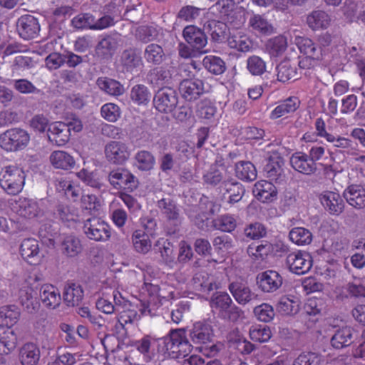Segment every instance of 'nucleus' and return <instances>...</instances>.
<instances>
[{
	"label": "nucleus",
	"mask_w": 365,
	"mask_h": 365,
	"mask_svg": "<svg viewBox=\"0 0 365 365\" xmlns=\"http://www.w3.org/2000/svg\"><path fill=\"white\" fill-rule=\"evenodd\" d=\"M296 44L302 53L309 56L312 58H321L322 56V47L307 37H297Z\"/></svg>",
	"instance_id": "nucleus-34"
},
{
	"label": "nucleus",
	"mask_w": 365,
	"mask_h": 365,
	"mask_svg": "<svg viewBox=\"0 0 365 365\" xmlns=\"http://www.w3.org/2000/svg\"><path fill=\"white\" fill-rule=\"evenodd\" d=\"M98 88L106 93L118 96L123 93V86L118 81L108 77H99L96 81Z\"/></svg>",
	"instance_id": "nucleus-39"
},
{
	"label": "nucleus",
	"mask_w": 365,
	"mask_h": 365,
	"mask_svg": "<svg viewBox=\"0 0 365 365\" xmlns=\"http://www.w3.org/2000/svg\"><path fill=\"white\" fill-rule=\"evenodd\" d=\"M286 265L291 272L298 275L304 274L312 268V257L306 252H292L286 257Z\"/></svg>",
	"instance_id": "nucleus-11"
},
{
	"label": "nucleus",
	"mask_w": 365,
	"mask_h": 365,
	"mask_svg": "<svg viewBox=\"0 0 365 365\" xmlns=\"http://www.w3.org/2000/svg\"><path fill=\"white\" fill-rule=\"evenodd\" d=\"M119 62L121 70L125 73L133 74L143 67L141 53L134 47L125 49L120 56Z\"/></svg>",
	"instance_id": "nucleus-16"
},
{
	"label": "nucleus",
	"mask_w": 365,
	"mask_h": 365,
	"mask_svg": "<svg viewBox=\"0 0 365 365\" xmlns=\"http://www.w3.org/2000/svg\"><path fill=\"white\" fill-rule=\"evenodd\" d=\"M289 237L290 240L297 245H309L312 241V234L310 230L302 227L292 228Z\"/></svg>",
	"instance_id": "nucleus-57"
},
{
	"label": "nucleus",
	"mask_w": 365,
	"mask_h": 365,
	"mask_svg": "<svg viewBox=\"0 0 365 365\" xmlns=\"http://www.w3.org/2000/svg\"><path fill=\"white\" fill-rule=\"evenodd\" d=\"M272 250V245L267 241H262L260 244L253 242L250 244L247 249V252L248 255L254 259L263 260Z\"/></svg>",
	"instance_id": "nucleus-54"
},
{
	"label": "nucleus",
	"mask_w": 365,
	"mask_h": 365,
	"mask_svg": "<svg viewBox=\"0 0 365 365\" xmlns=\"http://www.w3.org/2000/svg\"><path fill=\"white\" fill-rule=\"evenodd\" d=\"M16 213L28 219H40L44 216L47 207L43 199L38 200L21 197L16 202Z\"/></svg>",
	"instance_id": "nucleus-6"
},
{
	"label": "nucleus",
	"mask_w": 365,
	"mask_h": 365,
	"mask_svg": "<svg viewBox=\"0 0 365 365\" xmlns=\"http://www.w3.org/2000/svg\"><path fill=\"white\" fill-rule=\"evenodd\" d=\"M232 300L230 296L225 292H216L212 294L210 305L214 313L219 314Z\"/></svg>",
	"instance_id": "nucleus-61"
},
{
	"label": "nucleus",
	"mask_w": 365,
	"mask_h": 365,
	"mask_svg": "<svg viewBox=\"0 0 365 365\" xmlns=\"http://www.w3.org/2000/svg\"><path fill=\"white\" fill-rule=\"evenodd\" d=\"M322 356L315 352H303L293 361L292 365H320Z\"/></svg>",
	"instance_id": "nucleus-64"
},
{
	"label": "nucleus",
	"mask_w": 365,
	"mask_h": 365,
	"mask_svg": "<svg viewBox=\"0 0 365 365\" xmlns=\"http://www.w3.org/2000/svg\"><path fill=\"white\" fill-rule=\"evenodd\" d=\"M179 90L185 101H194L205 93L204 82L198 78L183 80Z\"/></svg>",
	"instance_id": "nucleus-20"
},
{
	"label": "nucleus",
	"mask_w": 365,
	"mask_h": 365,
	"mask_svg": "<svg viewBox=\"0 0 365 365\" xmlns=\"http://www.w3.org/2000/svg\"><path fill=\"white\" fill-rule=\"evenodd\" d=\"M135 165L141 171L151 170L155 164L154 155L149 151L139 150L135 155Z\"/></svg>",
	"instance_id": "nucleus-50"
},
{
	"label": "nucleus",
	"mask_w": 365,
	"mask_h": 365,
	"mask_svg": "<svg viewBox=\"0 0 365 365\" xmlns=\"http://www.w3.org/2000/svg\"><path fill=\"white\" fill-rule=\"evenodd\" d=\"M131 100L138 105H146L151 98L149 88L143 84L135 85L130 91Z\"/></svg>",
	"instance_id": "nucleus-56"
},
{
	"label": "nucleus",
	"mask_w": 365,
	"mask_h": 365,
	"mask_svg": "<svg viewBox=\"0 0 365 365\" xmlns=\"http://www.w3.org/2000/svg\"><path fill=\"white\" fill-rule=\"evenodd\" d=\"M157 206L166 218L165 230L168 235H174L180 230L182 217L175 202L171 198H162L157 202Z\"/></svg>",
	"instance_id": "nucleus-4"
},
{
	"label": "nucleus",
	"mask_w": 365,
	"mask_h": 365,
	"mask_svg": "<svg viewBox=\"0 0 365 365\" xmlns=\"http://www.w3.org/2000/svg\"><path fill=\"white\" fill-rule=\"evenodd\" d=\"M289 162L294 170L303 175H311L317 171L318 164L312 162L306 153H294L290 157Z\"/></svg>",
	"instance_id": "nucleus-19"
},
{
	"label": "nucleus",
	"mask_w": 365,
	"mask_h": 365,
	"mask_svg": "<svg viewBox=\"0 0 365 365\" xmlns=\"http://www.w3.org/2000/svg\"><path fill=\"white\" fill-rule=\"evenodd\" d=\"M267 227L259 222L247 225L244 229L245 236L252 240H258L267 236Z\"/></svg>",
	"instance_id": "nucleus-62"
},
{
	"label": "nucleus",
	"mask_w": 365,
	"mask_h": 365,
	"mask_svg": "<svg viewBox=\"0 0 365 365\" xmlns=\"http://www.w3.org/2000/svg\"><path fill=\"white\" fill-rule=\"evenodd\" d=\"M19 316L20 312L15 305L0 307V322L3 326L12 327L18 322Z\"/></svg>",
	"instance_id": "nucleus-53"
},
{
	"label": "nucleus",
	"mask_w": 365,
	"mask_h": 365,
	"mask_svg": "<svg viewBox=\"0 0 365 365\" xmlns=\"http://www.w3.org/2000/svg\"><path fill=\"white\" fill-rule=\"evenodd\" d=\"M228 289L240 304H247L257 298V294L253 292L247 284L241 282H232L229 284Z\"/></svg>",
	"instance_id": "nucleus-25"
},
{
	"label": "nucleus",
	"mask_w": 365,
	"mask_h": 365,
	"mask_svg": "<svg viewBox=\"0 0 365 365\" xmlns=\"http://www.w3.org/2000/svg\"><path fill=\"white\" fill-rule=\"evenodd\" d=\"M40 297L44 306L51 309L58 307L61 300L60 292L51 284H44L41 287Z\"/></svg>",
	"instance_id": "nucleus-32"
},
{
	"label": "nucleus",
	"mask_w": 365,
	"mask_h": 365,
	"mask_svg": "<svg viewBox=\"0 0 365 365\" xmlns=\"http://www.w3.org/2000/svg\"><path fill=\"white\" fill-rule=\"evenodd\" d=\"M155 248L160 254L163 261L172 266L175 259L173 245L169 240L161 238L156 242Z\"/></svg>",
	"instance_id": "nucleus-52"
},
{
	"label": "nucleus",
	"mask_w": 365,
	"mask_h": 365,
	"mask_svg": "<svg viewBox=\"0 0 365 365\" xmlns=\"http://www.w3.org/2000/svg\"><path fill=\"white\" fill-rule=\"evenodd\" d=\"M287 48V41L284 36H277L269 39L266 45V48L269 55L273 57H277L286 51Z\"/></svg>",
	"instance_id": "nucleus-58"
},
{
	"label": "nucleus",
	"mask_w": 365,
	"mask_h": 365,
	"mask_svg": "<svg viewBox=\"0 0 365 365\" xmlns=\"http://www.w3.org/2000/svg\"><path fill=\"white\" fill-rule=\"evenodd\" d=\"M132 243L135 250L140 254H146L151 249L149 235L144 230H135L132 233Z\"/></svg>",
	"instance_id": "nucleus-43"
},
{
	"label": "nucleus",
	"mask_w": 365,
	"mask_h": 365,
	"mask_svg": "<svg viewBox=\"0 0 365 365\" xmlns=\"http://www.w3.org/2000/svg\"><path fill=\"white\" fill-rule=\"evenodd\" d=\"M284 158L278 153L271 155L264 167V173L269 180L276 184H283L286 181V174L283 169Z\"/></svg>",
	"instance_id": "nucleus-12"
},
{
	"label": "nucleus",
	"mask_w": 365,
	"mask_h": 365,
	"mask_svg": "<svg viewBox=\"0 0 365 365\" xmlns=\"http://www.w3.org/2000/svg\"><path fill=\"white\" fill-rule=\"evenodd\" d=\"M84 296V292L81 285L78 283H68L63 292L64 302L68 307H74L79 304Z\"/></svg>",
	"instance_id": "nucleus-33"
},
{
	"label": "nucleus",
	"mask_w": 365,
	"mask_h": 365,
	"mask_svg": "<svg viewBox=\"0 0 365 365\" xmlns=\"http://www.w3.org/2000/svg\"><path fill=\"white\" fill-rule=\"evenodd\" d=\"M83 230L88 239L96 242H106L111 235L109 225L98 217L87 219L84 222Z\"/></svg>",
	"instance_id": "nucleus-9"
},
{
	"label": "nucleus",
	"mask_w": 365,
	"mask_h": 365,
	"mask_svg": "<svg viewBox=\"0 0 365 365\" xmlns=\"http://www.w3.org/2000/svg\"><path fill=\"white\" fill-rule=\"evenodd\" d=\"M17 338L13 331H5L0 334V355L9 354L16 346Z\"/></svg>",
	"instance_id": "nucleus-60"
},
{
	"label": "nucleus",
	"mask_w": 365,
	"mask_h": 365,
	"mask_svg": "<svg viewBox=\"0 0 365 365\" xmlns=\"http://www.w3.org/2000/svg\"><path fill=\"white\" fill-rule=\"evenodd\" d=\"M108 180L111 186L122 192H132L138 187V179L128 169L118 168L112 170Z\"/></svg>",
	"instance_id": "nucleus-5"
},
{
	"label": "nucleus",
	"mask_w": 365,
	"mask_h": 365,
	"mask_svg": "<svg viewBox=\"0 0 365 365\" xmlns=\"http://www.w3.org/2000/svg\"><path fill=\"white\" fill-rule=\"evenodd\" d=\"M227 41L230 48L241 52L249 51L252 47V42L248 36L240 31L231 34Z\"/></svg>",
	"instance_id": "nucleus-42"
},
{
	"label": "nucleus",
	"mask_w": 365,
	"mask_h": 365,
	"mask_svg": "<svg viewBox=\"0 0 365 365\" xmlns=\"http://www.w3.org/2000/svg\"><path fill=\"white\" fill-rule=\"evenodd\" d=\"M216 112V106L208 98L200 101L196 105L195 113L199 118L210 120L214 117Z\"/></svg>",
	"instance_id": "nucleus-59"
},
{
	"label": "nucleus",
	"mask_w": 365,
	"mask_h": 365,
	"mask_svg": "<svg viewBox=\"0 0 365 365\" xmlns=\"http://www.w3.org/2000/svg\"><path fill=\"white\" fill-rule=\"evenodd\" d=\"M40 356V349L36 344L26 343L20 349L19 359L22 365H37Z\"/></svg>",
	"instance_id": "nucleus-35"
},
{
	"label": "nucleus",
	"mask_w": 365,
	"mask_h": 365,
	"mask_svg": "<svg viewBox=\"0 0 365 365\" xmlns=\"http://www.w3.org/2000/svg\"><path fill=\"white\" fill-rule=\"evenodd\" d=\"M277 80L282 83L299 78L296 67L292 66L289 61L281 62L276 68Z\"/></svg>",
	"instance_id": "nucleus-55"
},
{
	"label": "nucleus",
	"mask_w": 365,
	"mask_h": 365,
	"mask_svg": "<svg viewBox=\"0 0 365 365\" xmlns=\"http://www.w3.org/2000/svg\"><path fill=\"white\" fill-rule=\"evenodd\" d=\"M13 88L19 93L24 95L34 94L42 98L44 92L36 88L34 83L26 78L14 79L11 82Z\"/></svg>",
	"instance_id": "nucleus-49"
},
{
	"label": "nucleus",
	"mask_w": 365,
	"mask_h": 365,
	"mask_svg": "<svg viewBox=\"0 0 365 365\" xmlns=\"http://www.w3.org/2000/svg\"><path fill=\"white\" fill-rule=\"evenodd\" d=\"M160 29L155 25H141L135 29L136 40L148 43L156 40L159 36Z\"/></svg>",
	"instance_id": "nucleus-45"
},
{
	"label": "nucleus",
	"mask_w": 365,
	"mask_h": 365,
	"mask_svg": "<svg viewBox=\"0 0 365 365\" xmlns=\"http://www.w3.org/2000/svg\"><path fill=\"white\" fill-rule=\"evenodd\" d=\"M324 208L331 215L339 216L344 210L345 203L339 193L324 191L319 195Z\"/></svg>",
	"instance_id": "nucleus-18"
},
{
	"label": "nucleus",
	"mask_w": 365,
	"mask_h": 365,
	"mask_svg": "<svg viewBox=\"0 0 365 365\" xmlns=\"http://www.w3.org/2000/svg\"><path fill=\"white\" fill-rule=\"evenodd\" d=\"M247 69L252 76H259L267 71V63L261 57L252 55L247 59Z\"/></svg>",
	"instance_id": "nucleus-63"
},
{
	"label": "nucleus",
	"mask_w": 365,
	"mask_h": 365,
	"mask_svg": "<svg viewBox=\"0 0 365 365\" xmlns=\"http://www.w3.org/2000/svg\"><path fill=\"white\" fill-rule=\"evenodd\" d=\"M331 22L330 16L322 10L313 11L307 17V23L312 30L327 29Z\"/></svg>",
	"instance_id": "nucleus-40"
},
{
	"label": "nucleus",
	"mask_w": 365,
	"mask_h": 365,
	"mask_svg": "<svg viewBox=\"0 0 365 365\" xmlns=\"http://www.w3.org/2000/svg\"><path fill=\"white\" fill-rule=\"evenodd\" d=\"M343 196L347 203L360 210L365 207V189L359 185H351L346 188Z\"/></svg>",
	"instance_id": "nucleus-26"
},
{
	"label": "nucleus",
	"mask_w": 365,
	"mask_h": 365,
	"mask_svg": "<svg viewBox=\"0 0 365 365\" xmlns=\"http://www.w3.org/2000/svg\"><path fill=\"white\" fill-rule=\"evenodd\" d=\"M304 310L307 315L313 317V322H317L326 313V305L322 299L312 297L307 299Z\"/></svg>",
	"instance_id": "nucleus-38"
},
{
	"label": "nucleus",
	"mask_w": 365,
	"mask_h": 365,
	"mask_svg": "<svg viewBox=\"0 0 365 365\" xmlns=\"http://www.w3.org/2000/svg\"><path fill=\"white\" fill-rule=\"evenodd\" d=\"M358 333L349 326L336 330L331 338V344L334 349H341L350 346L356 339Z\"/></svg>",
	"instance_id": "nucleus-23"
},
{
	"label": "nucleus",
	"mask_w": 365,
	"mask_h": 365,
	"mask_svg": "<svg viewBox=\"0 0 365 365\" xmlns=\"http://www.w3.org/2000/svg\"><path fill=\"white\" fill-rule=\"evenodd\" d=\"M47 135L48 140L57 146L66 144L71 138L69 128L63 122H55L48 127Z\"/></svg>",
	"instance_id": "nucleus-22"
},
{
	"label": "nucleus",
	"mask_w": 365,
	"mask_h": 365,
	"mask_svg": "<svg viewBox=\"0 0 365 365\" xmlns=\"http://www.w3.org/2000/svg\"><path fill=\"white\" fill-rule=\"evenodd\" d=\"M222 188L227 193L230 194L227 201L230 204L238 202L245 192L244 186L231 176L227 180Z\"/></svg>",
	"instance_id": "nucleus-41"
},
{
	"label": "nucleus",
	"mask_w": 365,
	"mask_h": 365,
	"mask_svg": "<svg viewBox=\"0 0 365 365\" xmlns=\"http://www.w3.org/2000/svg\"><path fill=\"white\" fill-rule=\"evenodd\" d=\"M182 329H171L168 334L163 337L156 338L145 335L135 342L136 349L143 354L147 361L152 359L150 350L157 347L159 353L167 354L171 359H182L190 354L191 345L186 339Z\"/></svg>",
	"instance_id": "nucleus-1"
},
{
	"label": "nucleus",
	"mask_w": 365,
	"mask_h": 365,
	"mask_svg": "<svg viewBox=\"0 0 365 365\" xmlns=\"http://www.w3.org/2000/svg\"><path fill=\"white\" fill-rule=\"evenodd\" d=\"M277 310L282 315H293L299 310V303L294 297L283 296L277 304Z\"/></svg>",
	"instance_id": "nucleus-48"
},
{
	"label": "nucleus",
	"mask_w": 365,
	"mask_h": 365,
	"mask_svg": "<svg viewBox=\"0 0 365 365\" xmlns=\"http://www.w3.org/2000/svg\"><path fill=\"white\" fill-rule=\"evenodd\" d=\"M212 224L215 230L231 233L237 226V217L235 215L222 214L213 219Z\"/></svg>",
	"instance_id": "nucleus-37"
},
{
	"label": "nucleus",
	"mask_w": 365,
	"mask_h": 365,
	"mask_svg": "<svg viewBox=\"0 0 365 365\" xmlns=\"http://www.w3.org/2000/svg\"><path fill=\"white\" fill-rule=\"evenodd\" d=\"M106 160L111 164L123 165L130 158L128 146L121 141H110L108 143L104 149Z\"/></svg>",
	"instance_id": "nucleus-15"
},
{
	"label": "nucleus",
	"mask_w": 365,
	"mask_h": 365,
	"mask_svg": "<svg viewBox=\"0 0 365 365\" xmlns=\"http://www.w3.org/2000/svg\"><path fill=\"white\" fill-rule=\"evenodd\" d=\"M53 215L68 227L71 226V223L76 222L78 220V215L76 210L73 207L63 204H58L56 206Z\"/></svg>",
	"instance_id": "nucleus-46"
},
{
	"label": "nucleus",
	"mask_w": 365,
	"mask_h": 365,
	"mask_svg": "<svg viewBox=\"0 0 365 365\" xmlns=\"http://www.w3.org/2000/svg\"><path fill=\"white\" fill-rule=\"evenodd\" d=\"M49 159L51 165L57 169L68 170L73 168L76 164L73 156L63 150L53 151Z\"/></svg>",
	"instance_id": "nucleus-36"
},
{
	"label": "nucleus",
	"mask_w": 365,
	"mask_h": 365,
	"mask_svg": "<svg viewBox=\"0 0 365 365\" xmlns=\"http://www.w3.org/2000/svg\"><path fill=\"white\" fill-rule=\"evenodd\" d=\"M236 176L247 182H251L256 180L257 172L255 166L250 161H240L235 164Z\"/></svg>",
	"instance_id": "nucleus-44"
},
{
	"label": "nucleus",
	"mask_w": 365,
	"mask_h": 365,
	"mask_svg": "<svg viewBox=\"0 0 365 365\" xmlns=\"http://www.w3.org/2000/svg\"><path fill=\"white\" fill-rule=\"evenodd\" d=\"M284 278L274 269H267L257 275L256 282L259 289L264 293H273L282 286Z\"/></svg>",
	"instance_id": "nucleus-13"
},
{
	"label": "nucleus",
	"mask_w": 365,
	"mask_h": 365,
	"mask_svg": "<svg viewBox=\"0 0 365 365\" xmlns=\"http://www.w3.org/2000/svg\"><path fill=\"white\" fill-rule=\"evenodd\" d=\"M117 47V41L111 36H106L98 42L96 51L98 56L107 58L112 56Z\"/></svg>",
	"instance_id": "nucleus-51"
},
{
	"label": "nucleus",
	"mask_w": 365,
	"mask_h": 365,
	"mask_svg": "<svg viewBox=\"0 0 365 365\" xmlns=\"http://www.w3.org/2000/svg\"><path fill=\"white\" fill-rule=\"evenodd\" d=\"M175 73V67L157 66L148 72V80L150 84L159 89L173 88V86L177 81V74Z\"/></svg>",
	"instance_id": "nucleus-8"
},
{
	"label": "nucleus",
	"mask_w": 365,
	"mask_h": 365,
	"mask_svg": "<svg viewBox=\"0 0 365 365\" xmlns=\"http://www.w3.org/2000/svg\"><path fill=\"white\" fill-rule=\"evenodd\" d=\"M60 250L61 253L67 257H75L82 251L81 240L75 235H63L61 238Z\"/></svg>",
	"instance_id": "nucleus-27"
},
{
	"label": "nucleus",
	"mask_w": 365,
	"mask_h": 365,
	"mask_svg": "<svg viewBox=\"0 0 365 365\" xmlns=\"http://www.w3.org/2000/svg\"><path fill=\"white\" fill-rule=\"evenodd\" d=\"M26 174L17 165L3 167L0 172V186L9 195H16L23 189Z\"/></svg>",
	"instance_id": "nucleus-2"
},
{
	"label": "nucleus",
	"mask_w": 365,
	"mask_h": 365,
	"mask_svg": "<svg viewBox=\"0 0 365 365\" xmlns=\"http://www.w3.org/2000/svg\"><path fill=\"white\" fill-rule=\"evenodd\" d=\"M185 332L186 339L191 345L190 352L194 346H200L202 344L211 342L213 336V329L212 326L205 322H195L190 329H183Z\"/></svg>",
	"instance_id": "nucleus-7"
},
{
	"label": "nucleus",
	"mask_w": 365,
	"mask_h": 365,
	"mask_svg": "<svg viewBox=\"0 0 365 365\" xmlns=\"http://www.w3.org/2000/svg\"><path fill=\"white\" fill-rule=\"evenodd\" d=\"M202 65L205 68L212 74L221 75L227 69L226 63L219 56L209 55L204 57Z\"/></svg>",
	"instance_id": "nucleus-47"
},
{
	"label": "nucleus",
	"mask_w": 365,
	"mask_h": 365,
	"mask_svg": "<svg viewBox=\"0 0 365 365\" xmlns=\"http://www.w3.org/2000/svg\"><path fill=\"white\" fill-rule=\"evenodd\" d=\"M20 255L30 264H36L40 260L39 243L34 238L24 239L20 245Z\"/></svg>",
	"instance_id": "nucleus-24"
},
{
	"label": "nucleus",
	"mask_w": 365,
	"mask_h": 365,
	"mask_svg": "<svg viewBox=\"0 0 365 365\" xmlns=\"http://www.w3.org/2000/svg\"><path fill=\"white\" fill-rule=\"evenodd\" d=\"M227 24L222 21L211 19L204 24V29L211 37V41L216 43L224 41L226 36Z\"/></svg>",
	"instance_id": "nucleus-31"
},
{
	"label": "nucleus",
	"mask_w": 365,
	"mask_h": 365,
	"mask_svg": "<svg viewBox=\"0 0 365 365\" xmlns=\"http://www.w3.org/2000/svg\"><path fill=\"white\" fill-rule=\"evenodd\" d=\"M253 193L262 202H269L276 199L277 189L273 182L261 180L255 183Z\"/></svg>",
	"instance_id": "nucleus-29"
},
{
	"label": "nucleus",
	"mask_w": 365,
	"mask_h": 365,
	"mask_svg": "<svg viewBox=\"0 0 365 365\" xmlns=\"http://www.w3.org/2000/svg\"><path fill=\"white\" fill-rule=\"evenodd\" d=\"M16 31L19 36L24 40L36 38L40 31L37 18L30 14L21 16L16 22Z\"/></svg>",
	"instance_id": "nucleus-17"
},
{
	"label": "nucleus",
	"mask_w": 365,
	"mask_h": 365,
	"mask_svg": "<svg viewBox=\"0 0 365 365\" xmlns=\"http://www.w3.org/2000/svg\"><path fill=\"white\" fill-rule=\"evenodd\" d=\"M300 106V101L297 97L291 96L282 101L274 108L269 115L272 120H275L285 115L295 112Z\"/></svg>",
	"instance_id": "nucleus-28"
},
{
	"label": "nucleus",
	"mask_w": 365,
	"mask_h": 365,
	"mask_svg": "<svg viewBox=\"0 0 365 365\" xmlns=\"http://www.w3.org/2000/svg\"><path fill=\"white\" fill-rule=\"evenodd\" d=\"M143 57L147 63L156 66L161 65L166 60L163 48L156 43H150L145 46Z\"/></svg>",
	"instance_id": "nucleus-30"
},
{
	"label": "nucleus",
	"mask_w": 365,
	"mask_h": 365,
	"mask_svg": "<svg viewBox=\"0 0 365 365\" xmlns=\"http://www.w3.org/2000/svg\"><path fill=\"white\" fill-rule=\"evenodd\" d=\"M230 177L227 168H220L215 165H210L207 170L204 171L202 179L203 184L207 187H215L217 186L222 187Z\"/></svg>",
	"instance_id": "nucleus-21"
},
{
	"label": "nucleus",
	"mask_w": 365,
	"mask_h": 365,
	"mask_svg": "<svg viewBox=\"0 0 365 365\" xmlns=\"http://www.w3.org/2000/svg\"><path fill=\"white\" fill-rule=\"evenodd\" d=\"M178 96L173 88L158 89L153 98V105L156 110L163 113H171L177 107Z\"/></svg>",
	"instance_id": "nucleus-10"
},
{
	"label": "nucleus",
	"mask_w": 365,
	"mask_h": 365,
	"mask_svg": "<svg viewBox=\"0 0 365 365\" xmlns=\"http://www.w3.org/2000/svg\"><path fill=\"white\" fill-rule=\"evenodd\" d=\"M182 36L185 43L194 50L200 53L207 51L204 48L207 44V36L202 29L195 25H187L183 29Z\"/></svg>",
	"instance_id": "nucleus-14"
},
{
	"label": "nucleus",
	"mask_w": 365,
	"mask_h": 365,
	"mask_svg": "<svg viewBox=\"0 0 365 365\" xmlns=\"http://www.w3.org/2000/svg\"><path fill=\"white\" fill-rule=\"evenodd\" d=\"M29 141L28 131L20 128L9 129L0 135V147L7 152L24 150Z\"/></svg>",
	"instance_id": "nucleus-3"
}]
</instances>
